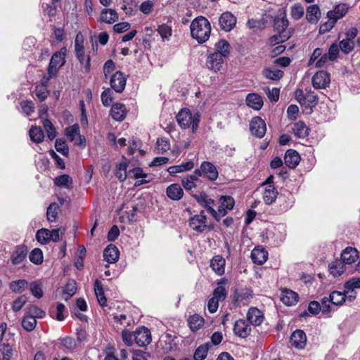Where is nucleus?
Here are the masks:
<instances>
[{"label": "nucleus", "mask_w": 360, "mask_h": 360, "mask_svg": "<svg viewBox=\"0 0 360 360\" xmlns=\"http://www.w3.org/2000/svg\"><path fill=\"white\" fill-rule=\"evenodd\" d=\"M291 36L292 33H278V34L271 37L268 40V43L269 45L274 46L287 41Z\"/></svg>", "instance_id": "603ef678"}, {"label": "nucleus", "mask_w": 360, "mask_h": 360, "mask_svg": "<svg viewBox=\"0 0 360 360\" xmlns=\"http://www.w3.org/2000/svg\"><path fill=\"white\" fill-rule=\"evenodd\" d=\"M263 186H264V191L263 194L264 201L267 205H271L275 202L278 194L277 189L271 184H263Z\"/></svg>", "instance_id": "412c9836"}, {"label": "nucleus", "mask_w": 360, "mask_h": 360, "mask_svg": "<svg viewBox=\"0 0 360 360\" xmlns=\"http://www.w3.org/2000/svg\"><path fill=\"white\" fill-rule=\"evenodd\" d=\"M77 291V285L74 281L68 282L64 289V293L66 297H65V300H68L70 297L75 294Z\"/></svg>", "instance_id": "774afa93"}, {"label": "nucleus", "mask_w": 360, "mask_h": 360, "mask_svg": "<svg viewBox=\"0 0 360 360\" xmlns=\"http://www.w3.org/2000/svg\"><path fill=\"white\" fill-rule=\"evenodd\" d=\"M193 197L200 206L205 207L207 212L219 221V213L214 209L215 202L213 199L210 198L204 191L194 194Z\"/></svg>", "instance_id": "423d86ee"}, {"label": "nucleus", "mask_w": 360, "mask_h": 360, "mask_svg": "<svg viewBox=\"0 0 360 360\" xmlns=\"http://www.w3.org/2000/svg\"><path fill=\"white\" fill-rule=\"evenodd\" d=\"M307 337L304 332L302 330H296L290 336V343L292 346L298 349H302L306 345Z\"/></svg>", "instance_id": "aec40b11"}, {"label": "nucleus", "mask_w": 360, "mask_h": 360, "mask_svg": "<svg viewBox=\"0 0 360 360\" xmlns=\"http://www.w3.org/2000/svg\"><path fill=\"white\" fill-rule=\"evenodd\" d=\"M75 51L77 60L83 66L84 72L89 73L91 70L90 56L84 55L82 36L79 33L77 34L75 41Z\"/></svg>", "instance_id": "20e7f679"}, {"label": "nucleus", "mask_w": 360, "mask_h": 360, "mask_svg": "<svg viewBox=\"0 0 360 360\" xmlns=\"http://www.w3.org/2000/svg\"><path fill=\"white\" fill-rule=\"evenodd\" d=\"M67 49L65 47L62 48L59 51H56L51 56L49 67H48V75L49 79L54 77L59 68L62 67L65 63V53Z\"/></svg>", "instance_id": "39448f33"}, {"label": "nucleus", "mask_w": 360, "mask_h": 360, "mask_svg": "<svg viewBox=\"0 0 360 360\" xmlns=\"http://www.w3.org/2000/svg\"><path fill=\"white\" fill-rule=\"evenodd\" d=\"M296 100L299 103L306 109H309L310 112L314 108L319 101L318 96L311 90L297 89L295 94Z\"/></svg>", "instance_id": "7ed1b4c3"}, {"label": "nucleus", "mask_w": 360, "mask_h": 360, "mask_svg": "<svg viewBox=\"0 0 360 360\" xmlns=\"http://www.w3.org/2000/svg\"><path fill=\"white\" fill-rule=\"evenodd\" d=\"M27 249L25 245L16 246L13 250L11 260L13 264L16 265L21 263L27 257Z\"/></svg>", "instance_id": "4be33fe9"}, {"label": "nucleus", "mask_w": 360, "mask_h": 360, "mask_svg": "<svg viewBox=\"0 0 360 360\" xmlns=\"http://www.w3.org/2000/svg\"><path fill=\"white\" fill-rule=\"evenodd\" d=\"M263 75L267 79L279 80L283 77V72L278 69L266 68L263 71Z\"/></svg>", "instance_id": "3c124183"}, {"label": "nucleus", "mask_w": 360, "mask_h": 360, "mask_svg": "<svg viewBox=\"0 0 360 360\" xmlns=\"http://www.w3.org/2000/svg\"><path fill=\"white\" fill-rule=\"evenodd\" d=\"M321 312L328 316H330V313L334 310L333 308V305L331 304L330 297H324L321 300Z\"/></svg>", "instance_id": "6e6d98bb"}, {"label": "nucleus", "mask_w": 360, "mask_h": 360, "mask_svg": "<svg viewBox=\"0 0 360 360\" xmlns=\"http://www.w3.org/2000/svg\"><path fill=\"white\" fill-rule=\"evenodd\" d=\"M195 176H187L181 179V184L186 190L190 191L196 187Z\"/></svg>", "instance_id": "338daca9"}, {"label": "nucleus", "mask_w": 360, "mask_h": 360, "mask_svg": "<svg viewBox=\"0 0 360 360\" xmlns=\"http://www.w3.org/2000/svg\"><path fill=\"white\" fill-rule=\"evenodd\" d=\"M245 102L248 106L256 110H260L263 106L262 98L255 93L248 94Z\"/></svg>", "instance_id": "7c9ffc66"}, {"label": "nucleus", "mask_w": 360, "mask_h": 360, "mask_svg": "<svg viewBox=\"0 0 360 360\" xmlns=\"http://www.w3.org/2000/svg\"><path fill=\"white\" fill-rule=\"evenodd\" d=\"M188 322L191 330L197 331L202 327L205 320L202 316L195 314L189 317Z\"/></svg>", "instance_id": "ea45409f"}, {"label": "nucleus", "mask_w": 360, "mask_h": 360, "mask_svg": "<svg viewBox=\"0 0 360 360\" xmlns=\"http://www.w3.org/2000/svg\"><path fill=\"white\" fill-rule=\"evenodd\" d=\"M236 17L229 11L221 13L219 18V25L225 32L232 30L236 26Z\"/></svg>", "instance_id": "f8f14e48"}, {"label": "nucleus", "mask_w": 360, "mask_h": 360, "mask_svg": "<svg viewBox=\"0 0 360 360\" xmlns=\"http://www.w3.org/2000/svg\"><path fill=\"white\" fill-rule=\"evenodd\" d=\"M226 283V279L221 278L218 282V286L214 290L212 293V298L217 300L218 301H224L227 295L226 290L224 285Z\"/></svg>", "instance_id": "c9c22d12"}, {"label": "nucleus", "mask_w": 360, "mask_h": 360, "mask_svg": "<svg viewBox=\"0 0 360 360\" xmlns=\"http://www.w3.org/2000/svg\"><path fill=\"white\" fill-rule=\"evenodd\" d=\"M191 34L193 39L198 43L202 44L207 41L210 36L211 25L209 20L203 16L195 18L190 26Z\"/></svg>", "instance_id": "f257e3e1"}, {"label": "nucleus", "mask_w": 360, "mask_h": 360, "mask_svg": "<svg viewBox=\"0 0 360 360\" xmlns=\"http://www.w3.org/2000/svg\"><path fill=\"white\" fill-rule=\"evenodd\" d=\"M304 14V8L300 4H295L290 7V15L294 20H300Z\"/></svg>", "instance_id": "de8ad7c7"}, {"label": "nucleus", "mask_w": 360, "mask_h": 360, "mask_svg": "<svg viewBox=\"0 0 360 360\" xmlns=\"http://www.w3.org/2000/svg\"><path fill=\"white\" fill-rule=\"evenodd\" d=\"M59 208V205L56 202L50 204L46 211V218L49 221L53 222L56 221Z\"/></svg>", "instance_id": "864d4df0"}, {"label": "nucleus", "mask_w": 360, "mask_h": 360, "mask_svg": "<svg viewBox=\"0 0 360 360\" xmlns=\"http://www.w3.org/2000/svg\"><path fill=\"white\" fill-rule=\"evenodd\" d=\"M252 297V290L250 288H242L236 290L234 295V302L238 304H247V302Z\"/></svg>", "instance_id": "c85d7f7f"}, {"label": "nucleus", "mask_w": 360, "mask_h": 360, "mask_svg": "<svg viewBox=\"0 0 360 360\" xmlns=\"http://www.w3.org/2000/svg\"><path fill=\"white\" fill-rule=\"evenodd\" d=\"M195 166L193 161L188 160L185 162H182L179 165L171 166L167 169V172L170 174H174L176 173H181L186 171L191 170Z\"/></svg>", "instance_id": "4c0bfd02"}, {"label": "nucleus", "mask_w": 360, "mask_h": 360, "mask_svg": "<svg viewBox=\"0 0 360 360\" xmlns=\"http://www.w3.org/2000/svg\"><path fill=\"white\" fill-rule=\"evenodd\" d=\"M134 339L136 344L139 347L148 345L151 342L150 330L145 326L137 328L134 331Z\"/></svg>", "instance_id": "1a4fd4ad"}, {"label": "nucleus", "mask_w": 360, "mask_h": 360, "mask_svg": "<svg viewBox=\"0 0 360 360\" xmlns=\"http://www.w3.org/2000/svg\"><path fill=\"white\" fill-rule=\"evenodd\" d=\"M281 300L285 305L292 306L298 302L299 295L295 291L285 289L282 291Z\"/></svg>", "instance_id": "bb28decb"}, {"label": "nucleus", "mask_w": 360, "mask_h": 360, "mask_svg": "<svg viewBox=\"0 0 360 360\" xmlns=\"http://www.w3.org/2000/svg\"><path fill=\"white\" fill-rule=\"evenodd\" d=\"M176 120L181 129H186L191 127L193 133H195L198 129L200 115L198 112H192L185 108L178 112Z\"/></svg>", "instance_id": "f03ea898"}, {"label": "nucleus", "mask_w": 360, "mask_h": 360, "mask_svg": "<svg viewBox=\"0 0 360 360\" xmlns=\"http://www.w3.org/2000/svg\"><path fill=\"white\" fill-rule=\"evenodd\" d=\"M247 319L253 326H259L264 321V314L256 307H250L247 312Z\"/></svg>", "instance_id": "6ab92c4d"}, {"label": "nucleus", "mask_w": 360, "mask_h": 360, "mask_svg": "<svg viewBox=\"0 0 360 360\" xmlns=\"http://www.w3.org/2000/svg\"><path fill=\"white\" fill-rule=\"evenodd\" d=\"M202 169L204 176L210 181H215L219 176L217 167L210 162L204 161L202 162Z\"/></svg>", "instance_id": "a878e982"}, {"label": "nucleus", "mask_w": 360, "mask_h": 360, "mask_svg": "<svg viewBox=\"0 0 360 360\" xmlns=\"http://www.w3.org/2000/svg\"><path fill=\"white\" fill-rule=\"evenodd\" d=\"M43 126H44V129L46 131L48 138L50 140L54 139L57 136V133H56V129L53 127L52 122L49 120L45 119L43 121Z\"/></svg>", "instance_id": "052dcab7"}, {"label": "nucleus", "mask_w": 360, "mask_h": 360, "mask_svg": "<svg viewBox=\"0 0 360 360\" xmlns=\"http://www.w3.org/2000/svg\"><path fill=\"white\" fill-rule=\"evenodd\" d=\"M36 238L42 245L49 243L50 242V231L46 229L38 230L36 233Z\"/></svg>", "instance_id": "4d7b16f0"}, {"label": "nucleus", "mask_w": 360, "mask_h": 360, "mask_svg": "<svg viewBox=\"0 0 360 360\" xmlns=\"http://www.w3.org/2000/svg\"><path fill=\"white\" fill-rule=\"evenodd\" d=\"M54 184L58 187L68 189H70L72 187V180L68 174H63L56 177Z\"/></svg>", "instance_id": "79ce46f5"}, {"label": "nucleus", "mask_w": 360, "mask_h": 360, "mask_svg": "<svg viewBox=\"0 0 360 360\" xmlns=\"http://www.w3.org/2000/svg\"><path fill=\"white\" fill-rule=\"evenodd\" d=\"M30 260L35 264H41L43 262V253L39 248H34L30 254Z\"/></svg>", "instance_id": "e2e57ef3"}, {"label": "nucleus", "mask_w": 360, "mask_h": 360, "mask_svg": "<svg viewBox=\"0 0 360 360\" xmlns=\"http://www.w3.org/2000/svg\"><path fill=\"white\" fill-rule=\"evenodd\" d=\"M111 115L116 121H122L127 115L126 107L124 104L117 103L112 106Z\"/></svg>", "instance_id": "2f4dec72"}, {"label": "nucleus", "mask_w": 360, "mask_h": 360, "mask_svg": "<svg viewBox=\"0 0 360 360\" xmlns=\"http://www.w3.org/2000/svg\"><path fill=\"white\" fill-rule=\"evenodd\" d=\"M358 252L356 248L352 247L346 248L341 254V259L343 263L351 264L358 259Z\"/></svg>", "instance_id": "cd10ccee"}, {"label": "nucleus", "mask_w": 360, "mask_h": 360, "mask_svg": "<svg viewBox=\"0 0 360 360\" xmlns=\"http://www.w3.org/2000/svg\"><path fill=\"white\" fill-rule=\"evenodd\" d=\"M13 353V349L8 344L0 345V360H10Z\"/></svg>", "instance_id": "bf43d9fd"}, {"label": "nucleus", "mask_w": 360, "mask_h": 360, "mask_svg": "<svg viewBox=\"0 0 360 360\" xmlns=\"http://www.w3.org/2000/svg\"><path fill=\"white\" fill-rule=\"evenodd\" d=\"M250 130L253 136L261 139L266 134V123L260 117H255L250 122Z\"/></svg>", "instance_id": "9d476101"}, {"label": "nucleus", "mask_w": 360, "mask_h": 360, "mask_svg": "<svg viewBox=\"0 0 360 360\" xmlns=\"http://www.w3.org/2000/svg\"><path fill=\"white\" fill-rule=\"evenodd\" d=\"M208 349L207 345H200L195 351L194 360H204L207 357Z\"/></svg>", "instance_id": "680f3d73"}, {"label": "nucleus", "mask_w": 360, "mask_h": 360, "mask_svg": "<svg viewBox=\"0 0 360 360\" xmlns=\"http://www.w3.org/2000/svg\"><path fill=\"white\" fill-rule=\"evenodd\" d=\"M292 131L297 138H305L309 135V129L303 121H298L293 124Z\"/></svg>", "instance_id": "58836bf2"}, {"label": "nucleus", "mask_w": 360, "mask_h": 360, "mask_svg": "<svg viewBox=\"0 0 360 360\" xmlns=\"http://www.w3.org/2000/svg\"><path fill=\"white\" fill-rule=\"evenodd\" d=\"M118 20V14L115 10L103 8L101 11L100 20L101 22L112 24Z\"/></svg>", "instance_id": "f704fd0d"}, {"label": "nucleus", "mask_w": 360, "mask_h": 360, "mask_svg": "<svg viewBox=\"0 0 360 360\" xmlns=\"http://www.w3.org/2000/svg\"><path fill=\"white\" fill-rule=\"evenodd\" d=\"M80 129L77 124L70 126L65 129V135L70 141H73L79 134Z\"/></svg>", "instance_id": "69168bd1"}, {"label": "nucleus", "mask_w": 360, "mask_h": 360, "mask_svg": "<svg viewBox=\"0 0 360 360\" xmlns=\"http://www.w3.org/2000/svg\"><path fill=\"white\" fill-rule=\"evenodd\" d=\"M190 227L198 232L202 233L207 228L212 229L213 226H209L207 225V217L205 215L204 212L202 211L199 214H196L192 217L189 220Z\"/></svg>", "instance_id": "0eeeda50"}, {"label": "nucleus", "mask_w": 360, "mask_h": 360, "mask_svg": "<svg viewBox=\"0 0 360 360\" xmlns=\"http://www.w3.org/2000/svg\"><path fill=\"white\" fill-rule=\"evenodd\" d=\"M126 77L121 71H117L110 78V84L116 92L121 93L124 91L126 86Z\"/></svg>", "instance_id": "ddd939ff"}, {"label": "nucleus", "mask_w": 360, "mask_h": 360, "mask_svg": "<svg viewBox=\"0 0 360 360\" xmlns=\"http://www.w3.org/2000/svg\"><path fill=\"white\" fill-rule=\"evenodd\" d=\"M268 252L265 248L258 246L255 247L251 252V259L253 263L262 265L264 264L268 259Z\"/></svg>", "instance_id": "f3484780"}, {"label": "nucleus", "mask_w": 360, "mask_h": 360, "mask_svg": "<svg viewBox=\"0 0 360 360\" xmlns=\"http://www.w3.org/2000/svg\"><path fill=\"white\" fill-rule=\"evenodd\" d=\"M28 283L25 279H20L18 281H12L10 283V288L14 292H22L27 287Z\"/></svg>", "instance_id": "13d9d810"}, {"label": "nucleus", "mask_w": 360, "mask_h": 360, "mask_svg": "<svg viewBox=\"0 0 360 360\" xmlns=\"http://www.w3.org/2000/svg\"><path fill=\"white\" fill-rule=\"evenodd\" d=\"M347 294L345 288L343 292L337 290L330 292L329 297L331 301V304L334 307L342 306L347 300Z\"/></svg>", "instance_id": "e433bc0d"}, {"label": "nucleus", "mask_w": 360, "mask_h": 360, "mask_svg": "<svg viewBox=\"0 0 360 360\" xmlns=\"http://www.w3.org/2000/svg\"><path fill=\"white\" fill-rule=\"evenodd\" d=\"M159 35L163 42L169 41L172 36V20H168L167 23L159 25Z\"/></svg>", "instance_id": "473e14b6"}, {"label": "nucleus", "mask_w": 360, "mask_h": 360, "mask_svg": "<svg viewBox=\"0 0 360 360\" xmlns=\"http://www.w3.org/2000/svg\"><path fill=\"white\" fill-rule=\"evenodd\" d=\"M311 82L315 89H326L330 82V74L323 70L319 71L312 77Z\"/></svg>", "instance_id": "9b49d317"}, {"label": "nucleus", "mask_w": 360, "mask_h": 360, "mask_svg": "<svg viewBox=\"0 0 360 360\" xmlns=\"http://www.w3.org/2000/svg\"><path fill=\"white\" fill-rule=\"evenodd\" d=\"M289 21L287 18L286 11H280L274 20V28L278 33H292L288 30Z\"/></svg>", "instance_id": "6e6552de"}, {"label": "nucleus", "mask_w": 360, "mask_h": 360, "mask_svg": "<svg viewBox=\"0 0 360 360\" xmlns=\"http://www.w3.org/2000/svg\"><path fill=\"white\" fill-rule=\"evenodd\" d=\"M224 63V58L219 53H212L208 55L206 60V66L208 69L214 72L221 70Z\"/></svg>", "instance_id": "2eb2a0df"}, {"label": "nucleus", "mask_w": 360, "mask_h": 360, "mask_svg": "<svg viewBox=\"0 0 360 360\" xmlns=\"http://www.w3.org/2000/svg\"><path fill=\"white\" fill-rule=\"evenodd\" d=\"M60 343L64 348L70 351H73L77 347V341L75 339L70 336H67L60 339Z\"/></svg>", "instance_id": "0e129e2a"}, {"label": "nucleus", "mask_w": 360, "mask_h": 360, "mask_svg": "<svg viewBox=\"0 0 360 360\" xmlns=\"http://www.w3.org/2000/svg\"><path fill=\"white\" fill-rule=\"evenodd\" d=\"M25 313L34 319L43 318L45 316V311L35 305H29L25 309Z\"/></svg>", "instance_id": "09e8293b"}, {"label": "nucleus", "mask_w": 360, "mask_h": 360, "mask_svg": "<svg viewBox=\"0 0 360 360\" xmlns=\"http://www.w3.org/2000/svg\"><path fill=\"white\" fill-rule=\"evenodd\" d=\"M29 135L31 140L37 143L42 142L44 138L43 130L40 127L37 126H32L29 131Z\"/></svg>", "instance_id": "37998d69"}, {"label": "nucleus", "mask_w": 360, "mask_h": 360, "mask_svg": "<svg viewBox=\"0 0 360 360\" xmlns=\"http://www.w3.org/2000/svg\"><path fill=\"white\" fill-rule=\"evenodd\" d=\"M21 324H22V328L25 330L30 332V331H32L35 328L36 325H37V320H36V319L33 318L32 316H28L27 314H26L25 313V316L22 320Z\"/></svg>", "instance_id": "8fccbe9b"}, {"label": "nucleus", "mask_w": 360, "mask_h": 360, "mask_svg": "<svg viewBox=\"0 0 360 360\" xmlns=\"http://www.w3.org/2000/svg\"><path fill=\"white\" fill-rule=\"evenodd\" d=\"M300 161V156L299 153L292 149L288 150L284 157L285 164L290 167L295 168Z\"/></svg>", "instance_id": "c756f323"}, {"label": "nucleus", "mask_w": 360, "mask_h": 360, "mask_svg": "<svg viewBox=\"0 0 360 360\" xmlns=\"http://www.w3.org/2000/svg\"><path fill=\"white\" fill-rule=\"evenodd\" d=\"M321 11L319 7L316 5H310L307 8L306 19L311 24H316L321 18Z\"/></svg>", "instance_id": "b1692460"}, {"label": "nucleus", "mask_w": 360, "mask_h": 360, "mask_svg": "<svg viewBox=\"0 0 360 360\" xmlns=\"http://www.w3.org/2000/svg\"><path fill=\"white\" fill-rule=\"evenodd\" d=\"M349 6L346 4H339L335 6L333 10L327 13L328 19L333 20L335 22L340 18H343L347 13Z\"/></svg>", "instance_id": "a211bd4d"}, {"label": "nucleus", "mask_w": 360, "mask_h": 360, "mask_svg": "<svg viewBox=\"0 0 360 360\" xmlns=\"http://www.w3.org/2000/svg\"><path fill=\"white\" fill-rule=\"evenodd\" d=\"M167 195L173 200H179L184 195V191L179 184L169 185L166 190Z\"/></svg>", "instance_id": "72a5a7b5"}, {"label": "nucleus", "mask_w": 360, "mask_h": 360, "mask_svg": "<svg viewBox=\"0 0 360 360\" xmlns=\"http://www.w3.org/2000/svg\"><path fill=\"white\" fill-rule=\"evenodd\" d=\"M330 274L334 277L339 276L345 271L344 263L342 261L335 260L332 262L329 266Z\"/></svg>", "instance_id": "c03bdc74"}, {"label": "nucleus", "mask_w": 360, "mask_h": 360, "mask_svg": "<svg viewBox=\"0 0 360 360\" xmlns=\"http://www.w3.org/2000/svg\"><path fill=\"white\" fill-rule=\"evenodd\" d=\"M129 165L126 162L120 163L116 167V176L120 181H124L128 176Z\"/></svg>", "instance_id": "5fc2aeb1"}, {"label": "nucleus", "mask_w": 360, "mask_h": 360, "mask_svg": "<svg viewBox=\"0 0 360 360\" xmlns=\"http://www.w3.org/2000/svg\"><path fill=\"white\" fill-rule=\"evenodd\" d=\"M94 291L99 304L102 307L105 306L107 303V299L105 296L102 284L98 279H96L94 283Z\"/></svg>", "instance_id": "a19ab883"}, {"label": "nucleus", "mask_w": 360, "mask_h": 360, "mask_svg": "<svg viewBox=\"0 0 360 360\" xmlns=\"http://www.w3.org/2000/svg\"><path fill=\"white\" fill-rule=\"evenodd\" d=\"M251 332V327L245 319H238L236 321L233 326V333L236 335L245 338L248 337Z\"/></svg>", "instance_id": "dca6fc26"}, {"label": "nucleus", "mask_w": 360, "mask_h": 360, "mask_svg": "<svg viewBox=\"0 0 360 360\" xmlns=\"http://www.w3.org/2000/svg\"><path fill=\"white\" fill-rule=\"evenodd\" d=\"M119 255L120 252L118 248L112 244L108 245L103 251L104 259L110 264L116 262L119 258Z\"/></svg>", "instance_id": "5701e85b"}, {"label": "nucleus", "mask_w": 360, "mask_h": 360, "mask_svg": "<svg viewBox=\"0 0 360 360\" xmlns=\"http://www.w3.org/2000/svg\"><path fill=\"white\" fill-rule=\"evenodd\" d=\"M226 261L221 255H215L210 261V267L219 276H221L225 271Z\"/></svg>", "instance_id": "393cba45"}, {"label": "nucleus", "mask_w": 360, "mask_h": 360, "mask_svg": "<svg viewBox=\"0 0 360 360\" xmlns=\"http://www.w3.org/2000/svg\"><path fill=\"white\" fill-rule=\"evenodd\" d=\"M215 53H219L223 57H228L230 53V44L225 39H220L215 44Z\"/></svg>", "instance_id": "a18cd8bd"}, {"label": "nucleus", "mask_w": 360, "mask_h": 360, "mask_svg": "<svg viewBox=\"0 0 360 360\" xmlns=\"http://www.w3.org/2000/svg\"><path fill=\"white\" fill-rule=\"evenodd\" d=\"M220 205L217 211L219 213V221L221 217H224L227 214L228 210H231L235 205L234 199L229 195H221L219 198Z\"/></svg>", "instance_id": "4468645a"}, {"label": "nucleus", "mask_w": 360, "mask_h": 360, "mask_svg": "<svg viewBox=\"0 0 360 360\" xmlns=\"http://www.w3.org/2000/svg\"><path fill=\"white\" fill-rule=\"evenodd\" d=\"M346 293H352L355 289H360V278L354 277L346 281L344 284Z\"/></svg>", "instance_id": "49530a36"}]
</instances>
